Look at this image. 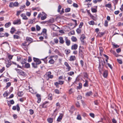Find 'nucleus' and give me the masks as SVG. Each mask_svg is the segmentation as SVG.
Listing matches in <instances>:
<instances>
[{
    "label": "nucleus",
    "instance_id": "nucleus-40",
    "mask_svg": "<svg viewBox=\"0 0 123 123\" xmlns=\"http://www.w3.org/2000/svg\"><path fill=\"white\" fill-rule=\"evenodd\" d=\"M11 85V83L10 82H8L6 83V88H7L10 86Z\"/></svg>",
    "mask_w": 123,
    "mask_h": 123
},
{
    "label": "nucleus",
    "instance_id": "nucleus-26",
    "mask_svg": "<svg viewBox=\"0 0 123 123\" xmlns=\"http://www.w3.org/2000/svg\"><path fill=\"white\" fill-rule=\"evenodd\" d=\"M30 65L29 63H26L24 67L26 68H30Z\"/></svg>",
    "mask_w": 123,
    "mask_h": 123
},
{
    "label": "nucleus",
    "instance_id": "nucleus-25",
    "mask_svg": "<svg viewBox=\"0 0 123 123\" xmlns=\"http://www.w3.org/2000/svg\"><path fill=\"white\" fill-rule=\"evenodd\" d=\"M45 14L44 16H42L41 17V19L42 20H44L46 18L47 15L45 13H44Z\"/></svg>",
    "mask_w": 123,
    "mask_h": 123
},
{
    "label": "nucleus",
    "instance_id": "nucleus-32",
    "mask_svg": "<svg viewBox=\"0 0 123 123\" xmlns=\"http://www.w3.org/2000/svg\"><path fill=\"white\" fill-rule=\"evenodd\" d=\"M105 7H108V8H111V4H106L105 5Z\"/></svg>",
    "mask_w": 123,
    "mask_h": 123
},
{
    "label": "nucleus",
    "instance_id": "nucleus-7",
    "mask_svg": "<svg viewBox=\"0 0 123 123\" xmlns=\"http://www.w3.org/2000/svg\"><path fill=\"white\" fill-rule=\"evenodd\" d=\"M65 43L66 45L68 46H69L70 43V40L68 39L67 37H65Z\"/></svg>",
    "mask_w": 123,
    "mask_h": 123
},
{
    "label": "nucleus",
    "instance_id": "nucleus-14",
    "mask_svg": "<svg viewBox=\"0 0 123 123\" xmlns=\"http://www.w3.org/2000/svg\"><path fill=\"white\" fill-rule=\"evenodd\" d=\"M76 59V57L74 56H71L70 57L69 60L71 61H74Z\"/></svg>",
    "mask_w": 123,
    "mask_h": 123
},
{
    "label": "nucleus",
    "instance_id": "nucleus-10",
    "mask_svg": "<svg viewBox=\"0 0 123 123\" xmlns=\"http://www.w3.org/2000/svg\"><path fill=\"white\" fill-rule=\"evenodd\" d=\"M18 74L24 76H26V74L25 72L20 69L19 70V71L18 72Z\"/></svg>",
    "mask_w": 123,
    "mask_h": 123
},
{
    "label": "nucleus",
    "instance_id": "nucleus-63",
    "mask_svg": "<svg viewBox=\"0 0 123 123\" xmlns=\"http://www.w3.org/2000/svg\"><path fill=\"white\" fill-rule=\"evenodd\" d=\"M30 2L27 0L26 3V6H28L30 5Z\"/></svg>",
    "mask_w": 123,
    "mask_h": 123
},
{
    "label": "nucleus",
    "instance_id": "nucleus-61",
    "mask_svg": "<svg viewBox=\"0 0 123 123\" xmlns=\"http://www.w3.org/2000/svg\"><path fill=\"white\" fill-rule=\"evenodd\" d=\"M25 5H22V6H21L20 7V9H23L25 8Z\"/></svg>",
    "mask_w": 123,
    "mask_h": 123
},
{
    "label": "nucleus",
    "instance_id": "nucleus-37",
    "mask_svg": "<svg viewBox=\"0 0 123 123\" xmlns=\"http://www.w3.org/2000/svg\"><path fill=\"white\" fill-rule=\"evenodd\" d=\"M88 23L90 25H93L94 24V22L92 20L89 21Z\"/></svg>",
    "mask_w": 123,
    "mask_h": 123
},
{
    "label": "nucleus",
    "instance_id": "nucleus-33",
    "mask_svg": "<svg viewBox=\"0 0 123 123\" xmlns=\"http://www.w3.org/2000/svg\"><path fill=\"white\" fill-rule=\"evenodd\" d=\"M34 22V20H32V19H29L28 21V23L29 24H32Z\"/></svg>",
    "mask_w": 123,
    "mask_h": 123
},
{
    "label": "nucleus",
    "instance_id": "nucleus-21",
    "mask_svg": "<svg viewBox=\"0 0 123 123\" xmlns=\"http://www.w3.org/2000/svg\"><path fill=\"white\" fill-rule=\"evenodd\" d=\"M11 25V23L10 22H9L7 23L5 25V26L6 28L8 27Z\"/></svg>",
    "mask_w": 123,
    "mask_h": 123
},
{
    "label": "nucleus",
    "instance_id": "nucleus-39",
    "mask_svg": "<svg viewBox=\"0 0 123 123\" xmlns=\"http://www.w3.org/2000/svg\"><path fill=\"white\" fill-rule=\"evenodd\" d=\"M13 4V6H17L18 5V3L17 2H15Z\"/></svg>",
    "mask_w": 123,
    "mask_h": 123
},
{
    "label": "nucleus",
    "instance_id": "nucleus-19",
    "mask_svg": "<svg viewBox=\"0 0 123 123\" xmlns=\"http://www.w3.org/2000/svg\"><path fill=\"white\" fill-rule=\"evenodd\" d=\"M47 121L48 122L50 123H51L53 121V118L49 117L47 119Z\"/></svg>",
    "mask_w": 123,
    "mask_h": 123
},
{
    "label": "nucleus",
    "instance_id": "nucleus-15",
    "mask_svg": "<svg viewBox=\"0 0 123 123\" xmlns=\"http://www.w3.org/2000/svg\"><path fill=\"white\" fill-rule=\"evenodd\" d=\"M108 74V71L107 70H105L104 72L103 76L104 78H106Z\"/></svg>",
    "mask_w": 123,
    "mask_h": 123
},
{
    "label": "nucleus",
    "instance_id": "nucleus-57",
    "mask_svg": "<svg viewBox=\"0 0 123 123\" xmlns=\"http://www.w3.org/2000/svg\"><path fill=\"white\" fill-rule=\"evenodd\" d=\"M83 22H81L80 23V24L79 25V28H81L82 27V26L83 25Z\"/></svg>",
    "mask_w": 123,
    "mask_h": 123
},
{
    "label": "nucleus",
    "instance_id": "nucleus-55",
    "mask_svg": "<svg viewBox=\"0 0 123 123\" xmlns=\"http://www.w3.org/2000/svg\"><path fill=\"white\" fill-rule=\"evenodd\" d=\"M54 84L55 86H56V87L57 88L59 87V84L58 82H56Z\"/></svg>",
    "mask_w": 123,
    "mask_h": 123
},
{
    "label": "nucleus",
    "instance_id": "nucleus-43",
    "mask_svg": "<svg viewBox=\"0 0 123 123\" xmlns=\"http://www.w3.org/2000/svg\"><path fill=\"white\" fill-rule=\"evenodd\" d=\"M26 60L25 59H24L21 62L22 64H24L26 63Z\"/></svg>",
    "mask_w": 123,
    "mask_h": 123
},
{
    "label": "nucleus",
    "instance_id": "nucleus-12",
    "mask_svg": "<svg viewBox=\"0 0 123 123\" xmlns=\"http://www.w3.org/2000/svg\"><path fill=\"white\" fill-rule=\"evenodd\" d=\"M21 16L23 18V19L27 20L28 19V18L25 15V14H22L21 15Z\"/></svg>",
    "mask_w": 123,
    "mask_h": 123
},
{
    "label": "nucleus",
    "instance_id": "nucleus-16",
    "mask_svg": "<svg viewBox=\"0 0 123 123\" xmlns=\"http://www.w3.org/2000/svg\"><path fill=\"white\" fill-rule=\"evenodd\" d=\"M92 92L91 91L87 92L86 94V95L87 97L89 96L92 94Z\"/></svg>",
    "mask_w": 123,
    "mask_h": 123
},
{
    "label": "nucleus",
    "instance_id": "nucleus-56",
    "mask_svg": "<svg viewBox=\"0 0 123 123\" xmlns=\"http://www.w3.org/2000/svg\"><path fill=\"white\" fill-rule=\"evenodd\" d=\"M3 95L4 97L8 95V93L6 91L3 94Z\"/></svg>",
    "mask_w": 123,
    "mask_h": 123
},
{
    "label": "nucleus",
    "instance_id": "nucleus-62",
    "mask_svg": "<svg viewBox=\"0 0 123 123\" xmlns=\"http://www.w3.org/2000/svg\"><path fill=\"white\" fill-rule=\"evenodd\" d=\"M28 45H27L26 46H23L22 48L25 50L27 51V47Z\"/></svg>",
    "mask_w": 123,
    "mask_h": 123
},
{
    "label": "nucleus",
    "instance_id": "nucleus-46",
    "mask_svg": "<svg viewBox=\"0 0 123 123\" xmlns=\"http://www.w3.org/2000/svg\"><path fill=\"white\" fill-rule=\"evenodd\" d=\"M91 11L92 12L94 13L96 12H97V10L96 9L94 8H92L91 9Z\"/></svg>",
    "mask_w": 123,
    "mask_h": 123
},
{
    "label": "nucleus",
    "instance_id": "nucleus-64",
    "mask_svg": "<svg viewBox=\"0 0 123 123\" xmlns=\"http://www.w3.org/2000/svg\"><path fill=\"white\" fill-rule=\"evenodd\" d=\"M73 6L74 7L76 8H77L78 7V5L77 4L74 3H73Z\"/></svg>",
    "mask_w": 123,
    "mask_h": 123
},
{
    "label": "nucleus",
    "instance_id": "nucleus-27",
    "mask_svg": "<svg viewBox=\"0 0 123 123\" xmlns=\"http://www.w3.org/2000/svg\"><path fill=\"white\" fill-rule=\"evenodd\" d=\"M31 64L32 66L34 68H37V64L36 63H32Z\"/></svg>",
    "mask_w": 123,
    "mask_h": 123
},
{
    "label": "nucleus",
    "instance_id": "nucleus-30",
    "mask_svg": "<svg viewBox=\"0 0 123 123\" xmlns=\"http://www.w3.org/2000/svg\"><path fill=\"white\" fill-rule=\"evenodd\" d=\"M70 50L69 49H66L65 50V52L66 54H68L70 53Z\"/></svg>",
    "mask_w": 123,
    "mask_h": 123
},
{
    "label": "nucleus",
    "instance_id": "nucleus-41",
    "mask_svg": "<svg viewBox=\"0 0 123 123\" xmlns=\"http://www.w3.org/2000/svg\"><path fill=\"white\" fill-rule=\"evenodd\" d=\"M76 119L79 120H81V116L80 115H78L77 116Z\"/></svg>",
    "mask_w": 123,
    "mask_h": 123
},
{
    "label": "nucleus",
    "instance_id": "nucleus-23",
    "mask_svg": "<svg viewBox=\"0 0 123 123\" xmlns=\"http://www.w3.org/2000/svg\"><path fill=\"white\" fill-rule=\"evenodd\" d=\"M85 83L84 84V86L85 87H87L88 86V82L87 80H86L85 81Z\"/></svg>",
    "mask_w": 123,
    "mask_h": 123
},
{
    "label": "nucleus",
    "instance_id": "nucleus-59",
    "mask_svg": "<svg viewBox=\"0 0 123 123\" xmlns=\"http://www.w3.org/2000/svg\"><path fill=\"white\" fill-rule=\"evenodd\" d=\"M13 6V2H11L10 3L9 6L10 7H12Z\"/></svg>",
    "mask_w": 123,
    "mask_h": 123
},
{
    "label": "nucleus",
    "instance_id": "nucleus-34",
    "mask_svg": "<svg viewBox=\"0 0 123 123\" xmlns=\"http://www.w3.org/2000/svg\"><path fill=\"white\" fill-rule=\"evenodd\" d=\"M71 39L73 42H76L77 40L76 38L74 36H72V37Z\"/></svg>",
    "mask_w": 123,
    "mask_h": 123
},
{
    "label": "nucleus",
    "instance_id": "nucleus-18",
    "mask_svg": "<svg viewBox=\"0 0 123 123\" xmlns=\"http://www.w3.org/2000/svg\"><path fill=\"white\" fill-rule=\"evenodd\" d=\"M26 40L27 41L29 42L30 43L32 42V39L29 37H27L26 38Z\"/></svg>",
    "mask_w": 123,
    "mask_h": 123
},
{
    "label": "nucleus",
    "instance_id": "nucleus-50",
    "mask_svg": "<svg viewBox=\"0 0 123 123\" xmlns=\"http://www.w3.org/2000/svg\"><path fill=\"white\" fill-rule=\"evenodd\" d=\"M13 57V55H9L8 56V58L9 59V60H10L12 59Z\"/></svg>",
    "mask_w": 123,
    "mask_h": 123
},
{
    "label": "nucleus",
    "instance_id": "nucleus-17",
    "mask_svg": "<svg viewBox=\"0 0 123 123\" xmlns=\"http://www.w3.org/2000/svg\"><path fill=\"white\" fill-rule=\"evenodd\" d=\"M82 84L81 83H80L79 84V86L77 87V89L80 90L82 88Z\"/></svg>",
    "mask_w": 123,
    "mask_h": 123
},
{
    "label": "nucleus",
    "instance_id": "nucleus-44",
    "mask_svg": "<svg viewBox=\"0 0 123 123\" xmlns=\"http://www.w3.org/2000/svg\"><path fill=\"white\" fill-rule=\"evenodd\" d=\"M68 75L71 76L74 74V72L73 71H71L68 73Z\"/></svg>",
    "mask_w": 123,
    "mask_h": 123
},
{
    "label": "nucleus",
    "instance_id": "nucleus-47",
    "mask_svg": "<svg viewBox=\"0 0 123 123\" xmlns=\"http://www.w3.org/2000/svg\"><path fill=\"white\" fill-rule=\"evenodd\" d=\"M48 98L49 99L51 100L52 99V95L51 94H49V95Z\"/></svg>",
    "mask_w": 123,
    "mask_h": 123
},
{
    "label": "nucleus",
    "instance_id": "nucleus-38",
    "mask_svg": "<svg viewBox=\"0 0 123 123\" xmlns=\"http://www.w3.org/2000/svg\"><path fill=\"white\" fill-rule=\"evenodd\" d=\"M70 10V8H67L65 9V11L66 12H69Z\"/></svg>",
    "mask_w": 123,
    "mask_h": 123
},
{
    "label": "nucleus",
    "instance_id": "nucleus-5",
    "mask_svg": "<svg viewBox=\"0 0 123 123\" xmlns=\"http://www.w3.org/2000/svg\"><path fill=\"white\" fill-rule=\"evenodd\" d=\"M17 109V110L18 111L20 110V107L19 106V105L18 104L16 105V106H13L12 108V109L14 110H15Z\"/></svg>",
    "mask_w": 123,
    "mask_h": 123
},
{
    "label": "nucleus",
    "instance_id": "nucleus-29",
    "mask_svg": "<svg viewBox=\"0 0 123 123\" xmlns=\"http://www.w3.org/2000/svg\"><path fill=\"white\" fill-rule=\"evenodd\" d=\"M15 31V29L14 28L12 27L11 28L10 32L12 34H13L14 32Z\"/></svg>",
    "mask_w": 123,
    "mask_h": 123
},
{
    "label": "nucleus",
    "instance_id": "nucleus-11",
    "mask_svg": "<svg viewBox=\"0 0 123 123\" xmlns=\"http://www.w3.org/2000/svg\"><path fill=\"white\" fill-rule=\"evenodd\" d=\"M78 47V45L77 44H74L72 46L71 49L72 50H76Z\"/></svg>",
    "mask_w": 123,
    "mask_h": 123
},
{
    "label": "nucleus",
    "instance_id": "nucleus-53",
    "mask_svg": "<svg viewBox=\"0 0 123 123\" xmlns=\"http://www.w3.org/2000/svg\"><path fill=\"white\" fill-rule=\"evenodd\" d=\"M100 53L101 54L103 52V48L102 47H99Z\"/></svg>",
    "mask_w": 123,
    "mask_h": 123
},
{
    "label": "nucleus",
    "instance_id": "nucleus-2",
    "mask_svg": "<svg viewBox=\"0 0 123 123\" xmlns=\"http://www.w3.org/2000/svg\"><path fill=\"white\" fill-rule=\"evenodd\" d=\"M33 59L34 61L38 65L41 63V62L40 60L38 58L34 57Z\"/></svg>",
    "mask_w": 123,
    "mask_h": 123
},
{
    "label": "nucleus",
    "instance_id": "nucleus-52",
    "mask_svg": "<svg viewBox=\"0 0 123 123\" xmlns=\"http://www.w3.org/2000/svg\"><path fill=\"white\" fill-rule=\"evenodd\" d=\"M58 82L59 84L61 85L63 84L64 81L62 80H59L58 81Z\"/></svg>",
    "mask_w": 123,
    "mask_h": 123
},
{
    "label": "nucleus",
    "instance_id": "nucleus-31",
    "mask_svg": "<svg viewBox=\"0 0 123 123\" xmlns=\"http://www.w3.org/2000/svg\"><path fill=\"white\" fill-rule=\"evenodd\" d=\"M23 94L22 92H19L18 93V95L19 97H21Z\"/></svg>",
    "mask_w": 123,
    "mask_h": 123
},
{
    "label": "nucleus",
    "instance_id": "nucleus-1",
    "mask_svg": "<svg viewBox=\"0 0 123 123\" xmlns=\"http://www.w3.org/2000/svg\"><path fill=\"white\" fill-rule=\"evenodd\" d=\"M86 38L84 34H82L80 38V40L82 45L85 44L84 39Z\"/></svg>",
    "mask_w": 123,
    "mask_h": 123
},
{
    "label": "nucleus",
    "instance_id": "nucleus-22",
    "mask_svg": "<svg viewBox=\"0 0 123 123\" xmlns=\"http://www.w3.org/2000/svg\"><path fill=\"white\" fill-rule=\"evenodd\" d=\"M105 34V32H99L98 33V36L100 37H102L103 35H104Z\"/></svg>",
    "mask_w": 123,
    "mask_h": 123
},
{
    "label": "nucleus",
    "instance_id": "nucleus-60",
    "mask_svg": "<svg viewBox=\"0 0 123 123\" xmlns=\"http://www.w3.org/2000/svg\"><path fill=\"white\" fill-rule=\"evenodd\" d=\"M55 92L56 93L59 94V91L58 89H56L55 90Z\"/></svg>",
    "mask_w": 123,
    "mask_h": 123
},
{
    "label": "nucleus",
    "instance_id": "nucleus-42",
    "mask_svg": "<svg viewBox=\"0 0 123 123\" xmlns=\"http://www.w3.org/2000/svg\"><path fill=\"white\" fill-rule=\"evenodd\" d=\"M13 38L14 39H18L19 38V36L15 35H13Z\"/></svg>",
    "mask_w": 123,
    "mask_h": 123
},
{
    "label": "nucleus",
    "instance_id": "nucleus-3",
    "mask_svg": "<svg viewBox=\"0 0 123 123\" xmlns=\"http://www.w3.org/2000/svg\"><path fill=\"white\" fill-rule=\"evenodd\" d=\"M99 68L100 67L101 65H102V67H103L105 63V62L104 59L99 60Z\"/></svg>",
    "mask_w": 123,
    "mask_h": 123
},
{
    "label": "nucleus",
    "instance_id": "nucleus-6",
    "mask_svg": "<svg viewBox=\"0 0 123 123\" xmlns=\"http://www.w3.org/2000/svg\"><path fill=\"white\" fill-rule=\"evenodd\" d=\"M63 116V114L62 113H60L59 116L57 118V121L58 122H60L62 119Z\"/></svg>",
    "mask_w": 123,
    "mask_h": 123
},
{
    "label": "nucleus",
    "instance_id": "nucleus-49",
    "mask_svg": "<svg viewBox=\"0 0 123 123\" xmlns=\"http://www.w3.org/2000/svg\"><path fill=\"white\" fill-rule=\"evenodd\" d=\"M76 31L77 33L78 34L80 33L81 32V30L79 29V28H78L77 29Z\"/></svg>",
    "mask_w": 123,
    "mask_h": 123
},
{
    "label": "nucleus",
    "instance_id": "nucleus-9",
    "mask_svg": "<svg viewBox=\"0 0 123 123\" xmlns=\"http://www.w3.org/2000/svg\"><path fill=\"white\" fill-rule=\"evenodd\" d=\"M21 23V21L19 19L15 20L13 22V24L14 25H19Z\"/></svg>",
    "mask_w": 123,
    "mask_h": 123
},
{
    "label": "nucleus",
    "instance_id": "nucleus-20",
    "mask_svg": "<svg viewBox=\"0 0 123 123\" xmlns=\"http://www.w3.org/2000/svg\"><path fill=\"white\" fill-rule=\"evenodd\" d=\"M59 42L62 43L63 44L64 42V41L63 40V38L62 37H59Z\"/></svg>",
    "mask_w": 123,
    "mask_h": 123
},
{
    "label": "nucleus",
    "instance_id": "nucleus-35",
    "mask_svg": "<svg viewBox=\"0 0 123 123\" xmlns=\"http://www.w3.org/2000/svg\"><path fill=\"white\" fill-rule=\"evenodd\" d=\"M29 44L27 45V42L26 41L24 42L21 45V46L22 47L26 46L27 45H28Z\"/></svg>",
    "mask_w": 123,
    "mask_h": 123
},
{
    "label": "nucleus",
    "instance_id": "nucleus-36",
    "mask_svg": "<svg viewBox=\"0 0 123 123\" xmlns=\"http://www.w3.org/2000/svg\"><path fill=\"white\" fill-rule=\"evenodd\" d=\"M36 30L37 31H39L41 29L40 26L38 25H37L36 26Z\"/></svg>",
    "mask_w": 123,
    "mask_h": 123
},
{
    "label": "nucleus",
    "instance_id": "nucleus-24",
    "mask_svg": "<svg viewBox=\"0 0 123 123\" xmlns=\"http://www.w3.org/2000/svg\"><path fill=\"white\" fill-rule=\"evenodd\" d=\"M74 90L73 89L71 88L68 91V93L69 94H71L73 93L74 92Z\"/></svg>",
    "mask_w": 123,
    "mask_h": 123
},
{
    "label": "nucleus",
    "instance_id": "nucleus-45",
    "mask_svg": "<svg viewBox=\"0 0 123 123\" xmlns=\"http://www.w3.org/2000/svg\"><path fill=\"white\" fill-rule=\"evenodd\" d=\"M49 62L51 64H53L54 63V61L53 59H50L49 61Z\"/></svg>",
    "mask_w": 123,
    "mask_h": 123
},
{
    "label": "nucleus",
    "instance_id": "nucleus-13",
    "mask_svg": "<svg viewBox=\"0 0 123 123\" xmlns=\"http://www.w3.org/2000/svg\"><path fill=\"white\" fill-rule=\"evenodd\" d=\"M57 111V109H56L54 111V113L52 115V117L54 118H55L56 115L57 114V113L56 112V111Z\"/></svg>",
    "mask_w": 123,
    "mask_h": 123
},
{
    "label": "nucleus",
    "instance_id": "nucleus-4",
    "mask_svg": "<svg viewBox=\"0 0 123 123\" xmlns=\"http://www.w3.org/2000/svg\"><path fill=\"white\" fill-rule=\"evenodd\" d=\"M64 65L67 67L66 69L68 71H70L71 70V67L69 66L68 63L67 62H66L64 63Z\"/></svg>",
    "mask_w": 123,
    "mask_h": 123
},
{
    "label": "nucleus",
    "instance_id": "nucleus-58",
    "mask_svg": "<svg viewBox=\"0 0 123 123\" xmlns=\"http://www.w3.org/2000/svg\"><path fill=\"white\" fill-rule=\"evenodd\" d=\"M29 111L31 115H32L34 113V111L32 109H30L29 110Z\"/></svg>",
    "mask_w": 123,
    "mask_h": 123
},
{
    "label": "nucleus",
    "instance_id": "nucleus-8",
    "mask_svg": "<svg viewBox=\"0 0 123 123\" xmlns=\"http://www.w3.org/2000/svg\"><path fill=\"white\" fill-rule=\"evenodd\" d=\"M11 61L10 60H8L7 61H6V66L7 68L9 67L11 65Z\"/></svg>",
    "mask_w": 123,
    "mask_h": 123
},
{
    "label": "nucleus",
    "instance_id": "nucleus-54",
    "mask_svg": "<svg viewBox=\"0 0 123 123\" xmlns=\"http://www.w3.org/2000/svg\"><path fill=\"white\" fill-rule=\"evenodd\" d=\"M117 62L120 64H121L122 63V62L121 60L119 59H117Z\"/></svg>",
    "mask_w": 123,
    "mask_h": 123
},
{
    "label": "nucleus",
    "instance_id": "nucleus-28",
    "mask_svg": "<svg viewBox=\"0 0 123 123\" xmlns=\"http://www.w3.org/2000/svg\"><path fill=\"white\" fill-rule=\"evenodd\" d=\"M83 76L85 78L87 79H88V75L86 73H84Z\"/></svg>",
    "mask_w": 123,
    "mask_h": 123
},
{
    "label": "nucleus",
    "instance_id": "nucleus-48",
    "mask_svg": "<svg viewBox=\"0 0 123 123\" xmlns=\"http://www.w3.org/2000/svg\"><path fill=\"white\" fill-rule=\"evenodd\" d=\"M62 8V6L61 5H59L58 6L57 11L58 12H60V10Z\"/></svg>",
    "mask_w": 123,
    "mask_h": 123
},
{
    "label": "nucleus",
    "instance_id": "nucleus-51",
    "mask_svg": "<svg viewBox=\"0 0 123 123\" xmlns=\"http://www.w3.org/2000/svg\"><path fill=\"white\" fill-rule=\"evenodd\" d=\"M104 26L105 27H107L108 26V22L106 20L105 22Z\"/></svg>",
    "mask_w": 123,
    "mask_h": 123
}]
</instances>
